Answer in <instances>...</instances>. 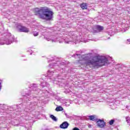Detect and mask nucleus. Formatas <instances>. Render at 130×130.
I'll list each match as a JSON object with an SVG mask.
<instances>
[{
    "instance_id": "obj_26",
    "label": "nucleus",
    "mask_w": 130,
    "mask_h": 130,
    "mask_svg": "<svg viewBox=\"0 0 130 130\" xmlns=\"http://www.w3.org/2000/svg\"><path fill=\"white\" fill-rule=\"evenodd\" d=\"M24 96H25V97H27L28 98V96H29V94L28 93H25V95H24Z\"/></svg>"
},
{
    "instance_id": "obj_28",
    "label": "nucleus",
    "mask_w": 130,
    "mask_h": 130,
    "mask_svg": "<svg viewBox=\"0 0 130 130\" xmlns=\"http://www.w3.org/2000/svg\"><path fill=\"white\" fill-rule=\"evenodd\" d=\"M127 41H128V42H130V39H127Z\"/></svg>"
},
{
    "instance_id": "obj_34",
    "label": "nucleus",
    "mask_w": 130,
    "mask_h": 130,
    "mask_svg": "<svg viewBox=\"0 0 130 130\" xmlns=\"http://www.w3.org/2000/svg\"><path fill=\"white\" fill-rule=\"evenodd\" d=\"M79 63H81V62L80 61H79Z\"/></svg>"
},
{
    "instance_id": "obj_20",
    "label": "nucleus",
    "mask_w": 130,
    "mask_h": 130,
    "mask_svg": "<svg viewBox=\"0 0 130 130\" xmlns=\"http://www.w3.org/2000/svg\"><path fill=\"white\" fill-rule=\"evenodd\" d=\"M45 39L46 40H47V41H52V42H55V40H53L51 38H47V37H45Z\"/></svg>"
},
{
    "instance_id": "obj_5",
    "label": "nucleus",
    "mask_w": 130,
    "mask_h": 130,
    "mask_svg": "<svg viewBox=\"0 0 130 130\" xmlns=\"http://www.w3.org/2000/svg\"><path fill=\"white\" fill-rule=\"evenodd\" d=\"M52 61H56V63L52 62L49 64V67L53 69H58L59 66H63L64 62H61V61L58 60V58L56 57H51L48 61V62H52Z\"/></svg>"
},
{
    "instance_id": "obj_24",
    "label": "nucleus",
    "mask_w": 130,
    "mask_h": 130,
    "mask_svg": "<svg viewBox=\"0 0 130 130\" xmlns=\"http://www.w3.org/2000/svg\"><path fill=\"white\" fill-rule=\"evenodd\" d=\"M72 130H80V129L77 127L73 128Z\"/></svg>"
},
{
    "instance_id": "obj_15",
    "label": "nucleus",
    "mask_w": 130,
    "mask_h": 130,
    "mask_svg": "<svg viewBox=\"0 0 130 130\" xmlns=\"http://www.w3.org/2000/svg\"><path fill=\"white\" fill-rule=\"evenodd\" d=\"M40 86L43 88H44V87L45 86L48 87L50 85L47 83L42 82V83H41Z\"/></svg>"
},
{
    "instance_id": "obj_7",
    "label": "nucleus",
    "mask_w": 130,
    "mask_h": 130,
    "mask_svg": "<svg viewBox=\"0 0 130 130\" xmlns=\"http://www.w3.org/2000/svg\"><path fill=\"white\" fill-rule=\"evenodd\" d=\"M96 124L100 128H103V127H105L106 125V122H105L104 120L100 119H98L96 120Z\"/></svg>"
},
{
    "instance_id": "obj_31",
    "label": "nucleus",
    "mask_w": 130,
    "mask_h": 130,
    "mask_svg": "<svg viewBox=\"0 0 130 130\" xmlns=\"http://www.w3.org/2000/svg\"><path fill=\"white\" fill-rule=\"evenodd\" d=\"M127 44H130V43L129 42H127Z\"/></svg>"
},
{
    "instance_id": "obj_29",
    "label": "nucleus",
    "mask_w": 130,
    "mask_h": 130,
    "mask_svg": "<svg viewBox=\"0 0 130 130\" xmlns=\"http://www.w3.org/2000/svg\"><path fill=\"white\" fill-rule=\"evenodd\" d=\"M72 102H74V101H70L71 104H72Z\"/></svg>"
},
{
    "instance_id": "obj_10",
    "label": "nucleus",
    "mask_w": 130,
    "mask_h": 130,
    "mask_svg": "<svg viewBox=\"0 0 130 130\" xmlns=\"http://www.w3.org/2000/svg\"><path fill=\"white\" fill-rule=\"evenodd\" d=\"M121 27L122 29L124 30V32H125L128 28H129V24L127 23H122L121 24Z\"/></svg>"
},
{
    "instance_id": "obj_13",
    "label": "nucleus",
    "mask_w": 130,
    "mask_h": 130,
    "mask_svg": "<svg viewBox=\"0 0 130 130\" xmlns=\"http://www.w3.org/2000/svg\"><path fill=\"white\" fill-rule=\"evenodd\" d=\"M31 87L34 91H36L37 90V87H38V85L36 84H32L31 85Z\"/></svg>"
},
{
    "instance_id": "obj_21",
    "label": "nucleus",
    "mask_w": 130,
    "mask_h": 130,
    "mask_svg": "<svg viewBox=\"0 0 130 130\" xmlns=\"http://www.w3.org/2000/svg\"><path fill=\"white\" fill-rule=\"evenodd\" d=\"M114 121H115L114 120V119H112V120H110V121L109 122L110 125H112V124H113V123H114Z\"/></svg>"
},
{
    "instance_id": "obj_16",
    "label": "nucleus",
    "mask_w": 130,
    "mask_h": 130,
    "mask_svg": "<svg viewBox=\"0 0 130 130\" xmlns=\"http://www.w3.org/2000/svg\"><path fill=\"white\" fill-rule=\"evenodd\" d=\"M56 111H62L63 108L61 106L57 107L55 109Z\"/></svg>"
},
{
    "instance_id": "obj_22",
    "label": "nucleus",
    "mask_w": 130,
    "mask_h": 130,
    "mask_svg": "<svg viewBox=\"0 0 130 130\" xmlns=\"http://www.w3.org/2000/svg\"><path fill=\"white\" fill-rule=\"evenodd\" d=\"M34 36H38V33L37 31L33 32Z\"/></svg>"
},
{
    "instance_id": "obj_32",
    "label": "nucleus",
    "mask_w": 130,
    "mask_h": 130,
    "mask_svg": "<svg viewBox=\"0 0 130 130\" xmlns=\"http://www.w3.org/2000/svg\"><path fill=\"white\" fill-rule=\"evenodd\" d=\"M59 43H61V41H59Z\"/></svg>"
},
{
    "instance_id": "obj_12",
    "label": "nucleus",
    "mask_w": 130,
    "mask_h": 130,
    "mask_svg": "<svg viewBox=\"0 0 130 130\" xmlns=\"http://www.w3.org/2000/svg\"><path fill=\"white\" fill-rule=\"evenodd\" d=\"M53 74H54V72L50 71V70H49L48 71L47 75V76L49 77V78H51V77L53 76Z\"/></svg>"
},
{
    "instance_id": "obj_35",
    "label": "nucleus",
    "mask_w": 130,
    "mask_h": 130,
    "mask_svg": "<svg viewBox=\"0 0 130 130\" xmlns=\"http://www.w3.org/2000/svg\"><path fill=\"white\" fill-rule=\"evenodd\" d=\"M30 54H32V53H31Z\"/></svg>"
},
{
    "instance_id": "obj_19",
    "label": "nucleus",
    "mask_w": 130,
    "mask_h": 130,
    "mask_svg": "<svg viewBox=\"0 0 130 130\" xmlns=\"http://www.w3.org/2000/svg\"><path fill=\"white\" fill-rule=\"evenodd\" d=\"M37 105V102H33L31 103V104L30 105V107H31L32 108H35V106H36Z\"/></svg>"
},
{
    "instance_id": "obj_4",
    "label": "nucleus",
    "mask_w": 130,
    "mask_h": 130,
    "mask_svg": "<svg viewBox=\"0 0 130 130\" xmlns=\"http://www.w3.org/2000/svg\"><path fill=\"white\" fill-rule=\"evenodd\" d=\"M31 111V109L25 108L21 111H17L16 114H18V115H20L21 117H22L23 119H25V120H29V119L32 118V117L30 116Z\"/></svg>"
},
{
    "instance_id": "obj_27",
    "label": "nucleus",
    "mask_w": 130,
    "mask_h": 130,
    "mask_svg": "<svg viewBox=\"0 0 130 130\" xmlns=\"http://www.w3.org/2000/svg\"><path fill=\"white\" fill-rule=\"evenodd\" d=\"M1 88H2V82H0V90H1Z\"/></svg>"
},
{
    "instance_id": "obj_1",
    "label": "nucleus",
    "mask_w": 130,
    "mask_h": 130,
    "mask_svg": "<svg viewBox=\"0 0 130 130\" xmlns=\"http://www.w3.org/2000/svg\"><path fill=\"white\" fill-rule=\"evenodd\" d=\"M74 57L79 58L80 61H83V64H86L93 68L96 67H103V66H108L110 62L109 59L105 56H95L92 60V54L89 53L86 55H81L80 54H76L73 55Z\"/></svg>"
},
{
    "instance_id": "obj_17",
    "label": "nucleus",
    "mask_w": 130,
    "mask_h": 130,
    "mask_svg": "<svg viewBox=\"0 0 130 130\" xmlns=\"http://www.w3.org/2000/svg\"><path fill=\"white\" fill-rule=\"evenodd\" d=\"M50 118L52 119L54 121H56L57 120V119L56 118V117L54 116L53 115H50Z\"/></svg>"
},
{
    "instance_id": "obj_6",
    "label": "nucleus",
    "mask_w": 130,
    "mask_h": 130,
    "mask_svg": "<svg viewBox=\"0 0 130 130\" xmlns=\"http://www.w3.org/2000/svg\"><path fill=\"white\" fill-rule=\"evenodd\" d=\"M14 36L9 34V37H7L6 40L4 41V42H0V45H4V44H7V45H10L11 43H13V42H17L16 40L14 39Z\"/></svg>"
},
{
    "instance_id": "obj_23",
    "label": "nucleus",
    "mask_w": 130,
    "mask_h": 130,
    "mask_svg": "<svg viewBox=\"0 0 130 130\" xmlns=\"http://www.w3.org/2000/svg\"><path fill=\"white\" fill-rule=\"evenodd\" d=\"M86 104L87 105H89V104H90L91 102H90V101L89 100H88L87 101H86V102H85Z\"/></svg>"
},
{
    "instance_id": "obj_18",
    "label": "nucleus",
    "mask_w": 130,
    "mask_h": 130,
    "mask_svg": "<svg viewBox=\"0 0 130 130\" xmlns=\"http://www.w3.org/2000/svg\"><path fill=\"white\" fill-rule=\"evenodd\" d=\"M96 28L97 29V30H98V31H99L100 32V31H102V30H103V26H101L100 25H97L96 26Z\"/></svg>"
},
{
    "instance_id": "obj_25",
    "label": "nucleus",
    "mask_w": 130,
    "mask_h": 130,
    "mask_svg": "<svg viewBox=\"0 0 130 130\" xmlns=\"http://www.w3.org/2000/svg\"><path fill=\"white\" fill-rule=\"evenodd\" d=\"M65 115L67 118H70V115H68L67 113L65 114Z\"/></svg>"
},
{
    "instance_id": "obj_11",
    "label": "nucleus",
    "mask_w": 130,
    "mask_h": 130,
    "mask_svg": "<svg viewBox=\"0 0 130 130\" xmlns=\"http://www.w3.org/2000/svg\"><path fill=\"white\" fill-rule=\"evenodd\" d=\"M88 6V4L87 3H83L81 5H80V7L82 10H87V7Z\"/></svg>"
},
{
    "instance_id": "obj_3",
    "label": "nucleus",
    "mask_w": 130,
    "mask_h": 130,
    "mask_svg": "<svg viewBox=\"0 0 130 130\" xmlns=\"http://www.w3.org/2000/svg\"><path fill=\"white\" fill-rule=\"evenodd\" d=\"M64 43L69 44L70 43H77L78 40V36L76 35L75 31H70L68 34V37H66L63 39Z\"/></svg>"
},
{
    "instance_id": "obj_33",
    "label": "nucleus",
    "mask_w": 130,
    "mask_h": 130,
    "mask_svg": "<svg viewBox=\"0 0 130 130\" xmlns=\"http://www.w3.org/2000/svg\"><path fill=\"white\" fill-rule=\"evenodd\" d=\"M127 107H128L127 106H126V108H127Z\"/></svg>"
},
{
    "instance_id": "obj_2",
    "label": "nucleus",
    "mask_w": 130,
    "mask_h": 130,
    "mask_svg": "<svg viewBox=\"0 0 130 130\" xmlns=\"http://www.w3.org/2000/svg\"><path fill=\"white\" fill-rule=\"evenodd\" d=\"M35 13L37 16H39L40 19L46 20L47 21H51L53 18V12L50 11L48 8L42 7L41 9L35 8Z\"/></svg>"
},
{
    "instance_id": "obj_14",
    "label": "nucleus",
    "mask_w": 130,
    "mask_h": 130,
    "mask_svg": "<svg viewBox=\"0 0 130 130\" xmlns=\"http://www.w3.org/2000/svg\"><path fill=\"white\" fill-rule=\"evenodd\" d=\"M89 118L90 120H92V121H97L98 119H96L95 117V116H93V115L89 116Z\"/></svg>"
},
{
    "instance_id": "obj_30",
    "label": "nucleus",
    "mask_w": 130,
    "mask_h": 130,
    "mask_svg": "<svg viewBox=\"0 0 130 130\" xmlns=\"http://www.w3.org/2000/svg\"><path fill=\"white\" fill-rule=\"evenodd\" d=\"M41 31H42H42H43V30H43V28H41Z\"/></svg>"
},
{
    "instance_id": "obj_9",
    "label": "nucleus",
    "mask_w": 130,
    "mask_h": 130,
    "mask_svg": "<svg viewBox=\"0 0 130 130\" xmlns=\"http://www.w3.org/2000/svg\"><path fill=\"white\" fill-rule=\"evenodd\" d=\"M69 125H70L69 122H68L67 121H64L60 125V128H62L63 129H66V128H68V127H69Z\"/></svg>"
},
{
    "instance_id": "obj_8",
    "label": "nucleus",
    "mask_w": 130,
    "mask_h": 130,
    "mask_svg": "<svg viewBox=\"0 0 130 130\" xmlns=\"http://www.w3.org/2000/svg\"><path fill=\"white\" fill-rule=\"evenodd\" d=\"M17 28L18 29L19 32H25V33H28V32H29L28 28L23 26L21 24H18Z\"/></svg>"
}]
</instances>
